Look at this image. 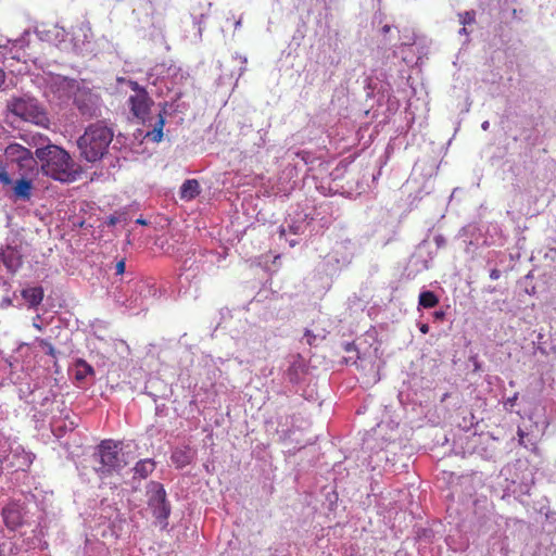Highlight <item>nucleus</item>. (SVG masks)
Returning a JSON list of instances; mask_svg holds the SVG:
<instances>
[{
  "label": "nucleus",
  "instance_id": "nucleus-43",
  "mask_svg": "<svg viewBox=\"0 0 556 556\" xmlns=\"http://www.w3.org/2000/svg\"><path fill=\"white\" fill-rule=\"evenodd\" d=\"M33 326H34L36 329L41 330V326H40V324H38V323H36V321H35V323L33 324Z\"/></svg>",
  "mask_w": 556,
  "mask_h": 556
},
{
  "label": "nucleus",
  "instance_id": "nucleus-16",
  "mask_svg": "<svg viewBox=\"0 0 556 556\" xmlns=\"http://www.w3.org/2000/svg\"><path fill=\"white\" fill-rule=\"evenodd\" d=\"M155 462L152 458H144L137 462L134 467V477L139 479L148 478L155 469Z\"/></svg>",
  "mask_w": 556,
  "mask_h": 556
},
{
  "label": "nucleus",
  "instance_id": "nucleus-18",
  "mask_svg": "<svg viewBox=\"0 0 556 556\" xmlns=\"http://www.w3.org/2000/svg\"><path fill=\"white\" fill-rule=\"evenodd\" d=\"M22 296L30 307L39 305L43 299V290L41 287H31L22 291Z\"/></svg>",
  "mask_w": 556,
  "mask_h": 556
},
{
  "label": "nucleus",
  "instance_id": "nucleus-47",
  "mask_svg": "<svg viewBox=\"0 0 556 556\" xmlns=\"http://www.w3.org/2000/svg\"><path fill=\"white\" fill-rule=\"evenodd\" d=\"M244 70H245V67H244V66H241V67H240V73H239V75H241V74L244 72Z\"/></svg>",
  "mask_w": 556,
  "mask_h": 556
},
{
  "label": "nucleus",
  "instance_id": "nucleus-12",
  "mask_svg": "<svg viewBox=\"0 0 556 556\" xmlns=\"http://www.w3.org/2000/svg\"><path fill=\"white\" fill-rule=\"evenodd\" d=\"M151 99L147 91H140L138 94H131L128 99V104L131 113L139 119L144 121L149 113Z\"/></svg>",
  "mask_w": 556,
  "mask_h": 556
},
{
  "label": "nucleus",
  "instance_id": "nucleus-6",
  "mask_svg": "<svg viewBox=\"0 0 556 556\" xmlns=\"http://www.w3.org/2000/svg\"><path fill=\"white\" fill-rule=\"evenodd\" d=\"M148 507L152 515L159 520L162 528L168 525L167 519L170 515V505L166 498L164 486L156 481H150L147 485Z\"/></svg>",
  "mask_w": 556,
  "mask_h": 556
},
{
  "label": "nucleus",
  "instance_id": "nucleus-29",
  "mask_svg": "<svg viewBox=\"0 0 556 556\" xmlns=\"http://www.w3.org/2000/svg\"><path fill=\"white\" fill-rule=\"evenodd\" d=\"M128 85L131 88V90L135 91V94L140 93V91H146V89L141 87L137 81L129 80Z\"/></svg>",
  "mask_w": 556,
  "mask_h": 556
},
{
  "label": "nucleus",
  "instance_id": "nucleus-35",
  "mask_svg": "<svg viewBox=\"0 0 556 556\" xmlns=\"http://www.w3.org/2000/svg\"><path fill=\"white\" fill-rule=\"evenodd\" d=\"M242 25V17L240 16L238 20L235 21L233 26L235 29H239Z\"/></svg>",
  "mask_w": 556,
  "mask_h": 556
},
{
  "label": "nucleus",
  "instance_id": "nucleus-19",
  "mask_svg": "<svg viewBox=\"0 0 556 556\" xmlns=\"http://www.w3.org/2000/svg\"><path fill=\"white\" fill-rule=\"evenodd\" d=\"M170 459L177 468H184L191 463L192 454L190 450L177 448L173 452Z\"/></svg>",
  "mask_w": 556,
  "mask_h": 556
},
{
  "label": "nucleus",
  "instance_id": "nucleus-33",
  "mask_svg": "<svg viewBox=\"0 0 556 556\" xmlns=\"http://www.w3.org/2000/svg\"><path fill=\"white\" fill-rule=\"evenodd\" d=\"M11 304H12V301H11V299H10V298H3V299H2V301H1V303H0V305H1L2 307H8V306H10Z\"/></svg>",
  "mask_w": 556,
  "mask_h": 556
},
{
  "label": "nucleus",
  "instance_id": "nucleus-40",
  "mask_svg": "<svg viewBox=\"0 0 556 556\" xmlns=\"http://www.w3.org/2000/svg\"><path fill=\"white\" fill-rule=\"evenodd\" d=\"M296 443H298L299 447H303V446H305V441H304V440H300V439H298V440H296Z\"/></svg>",
  "mask_w": 556,
  "mask_h": 556
},
{
  "label": "nucleus",
  "instance_id": "nucleus-42",
  "mask_svg": "<svg viewBox=\"0 0 556 556\" xmlns=\"http://www.w3.org/2000/svg\"><path fill=\"white\" fill-rule=\"evenodd\" d=\"M288 375H289V377H290V379H291L292 381H293V380H295V378L293 377V370H292V369H291V370H289Z\"/></svg>",
  "mask_w": 556,
  "mask_h": 556
},
{
  "label": "nucleus",
  "instance_id": "nucleus-25",
  "mask_svg": "<svg viewBox=\"0 0 556 556\" xmlns=\"http://www.w3.org/2000/svg\"><path fill=\"white\" fill-rule=\"evenodd\" d=\"M35 343L39 344L45 350L46 354H48L52 357H55L56 351L50 341H48L47 339H42V338H36Z\"/></svg>",
  "mask_w": 556,
  "mask_h": 556
},
{
  "label": "nucleus",
  "instance_id": "nucleus-14",
  "mask_svg": "<svg viewBox=\"0 0 556 556\" xmlns=\"http://www.w3.org/2000/svg\"><path fill=\"white\" fill-rule=\"evenodd\" d=\"M211 10L210 2H199L191 7V16L193 18V24L198 26V37H202L203 33V20L208 16Z\"/></svg>",
  "mask_w": 556,
  "mask_h": 556
},
{
  "label": "nucleus",
  "instance_id": "nucleus-23",
  "mask_svg": "<svg viewBox=\"0 0 556 556\" xmlns=\"http://www.w3.org/2000/svg\"><path fill=\"white\" fill-rule=\"evenodd\" d=\"M165 121L162 114L159 115V119L155 123V126L152 131L147 134V137H150L152 141L160 142L163 138V127H164Z\"/></svg>",
  "mask_w": 556,
  "mask_h": 556
},
{
  "label": "nucleus",
  "instance_id": "nucleus-31",
  "mask_svg": "<svg viewBox=\"0 0 556 556\" xmlns=\"http://www.w3.org/2000/svg\"><path fill=\"white\" fill-rule=\"evenodd\" d=\"M433 317L437 320H443L446 317V313L444 311H435Z\"/></svg>",
  "mask_w": 556,
  "mask_h": 556
},
{
  "label": "nucleus",
  "instance_id": "nucleus-45",
  "mask_svg": "<svg viewBox=\"0 0 556 556\" xmlns=\"http://www.w3.org/2000/svg\"><path fill=\"white\" fill-rule=\"evenodd\" d=\"M137 223H138V224H141V225H144V224H146V220H144V219H142V218H139V219H137Z\"/></svg>",
  "mask_w": 556,
  "mask_h": 556
},
{
  "label": "nucleus",
  "instance_id": "nucleus-7",
  "mask_svg": "<svg viewBox=\"0 0 556 556\" xmlns=\"http://www.w3.org/2000/svg\"><path fill=\"white\" fill-rule=\"evenodd\" d=\"M73 102L79 113L87 118L100 115V97L90 88H88L83 81L79 86V90H77L75 97L73 98Z\"/></svg>",
  "mask_w": 556,
  "mask_h": 556
},
{
  "label": "nucleus",
  "instance_id": "nucleus-34",
  "mask_svg": "<svg viewBox=\"0 0 556 556\" xmlns=\"http://www.w3.org/2000/svg\"><path fill=\"white\" fill-rule=\"evenodd\" d=\"M500 277V271L497 269H492L490 271V278L497 279Z\"/></svg>",
  "mask_w": 556,
  "mask_h": 556
},
{
  "label": "nucleus",
  "instance_id": "nucleus-21",
  "mask_svg": "<svg viewBox=\"0 0 556 556\" xmlns=\"http://www.w3.org/2000/svg\"><path fill=\"white\" fill-rule=\"evenodd\" d=\"M439 303V298L432 291H424L419 294L418 304L422 308H434Z\"/></svg>",
  "mask_w": 556,
  "mask_h": 556
},
{
  "label": "nucleus",
  "instance_id": "nucleus-8",
  "mask_svg": "<svg viewBox=\"0 0 556 556\" xmlns=\"http://www.w3.org/2000/svg\"><path fill=\"white\" fill-rule=\"evenodd\" d=\"M127 292H130V294L126 298L124 304L129 309H144L147 308L148 300L155 296L156 289L149 282L137 281L128 287Z\"/></svg>",
  "mask_w": 556,
  "mask_h": 556
},
{
  "label": "nucleus",
  "instance_id": "nucleus-27",
  "mask_svg": "<svg viewBox=\"0 0 556 556\" xmlns=\"http://www.w3.org/2000/svg\"><path fill=\"white\" fill-rule=\"evenodd\" d=\"M304 339L307 344L313 345L315 342L316 336L313 334L312 330L306 329L304 332Z\"/></svg>",
  "mask_w": 556,
  "mask_h": 556
},
{
  "label": "nucleus",
  "instance_id": "nucleus-17",
  "mask_svg": "<svg viewBox=\"0 0 556 556\" xmlns=\"http://www.w3.org/2000/svg\"><path fill=\"white\" fill-rule=\"evenodd\" d=\"M200 193V185L197 179H187L180 187V199L190 201Z\"/></svg>",
  "mask_w": 556,
  "mask_h": 556
},
{
  "label": "nucleus",
  "instance_id": "nucleus-36",
  "mask_svg": "<svg viewBox=\"0 0 556 556\" xmlns=\"http://www.w3.org/2000/svg\"><path fill=\"white\" fill-rule=\"evenodd\" d=\"M516 401H517V394H516V395H514V396H511V397H508V399H507V403H508L510 406H513V405L516 403Z\"/></svg>",
  "mask_w": 556,
  "mask_h": 556
},
{
  "label": "nucleus",
  "instance_id": "nucleus-15",
  "mask_svg": "<svg viewBox=\"0 0 556 556\" xmlns=\"http://www.w3.org/2000/svg\"><path fill=\"white\" fill-rule=\"evenodd\" d=\"M91 38V28L89 24L81 23L77 28V31L74 33L73 45L75 50L84 51L85 47L90 42Z\"/></svg>",
  "mask_w": 556,
  "mask_h": 556
},
{
  "label": "nucleus",
  "instance_id": "nucleus-38",
  "mask_svg": "<svg viewBox=\"0 0 556 556\" xmlns=\"http://www.w3.org/2000/svg\"><path fill=\"white\" fill-rule=\"evenodd\" d=\"M4 72L0 68V87L2 86V84L4 83Z\"/></svg>",
  "mask_w": 556,
  "mask_h": 556
},
{
  "label": "nucleus",
  "instance_id": "nucleus-20",
  "mask_svg": "<svg viewBox=\"0 0 556 556\" xmlns=\"http://www.w3.org/2000/svg\"><path fill=\"white\" fill-rule=\"evenodd\" d=\"M66 36V30L59 25H52L48 30H46V39L55 45L63 42Z\"/></svg>",
  "mask_w": 556,
  "mask_h": 556
},
{
  "label": "nucleus",
  "instance_id": "nucleus-39",
  "mask_svg": "<svg viewBox=\"0 0 556 556\" xmlns=\"http://www.w3.org/2000/svg\"><path fill=\"white\" fill-rule=\"evenodd\" d=\"M518 437H519V441L522 442L525 432L521 429H519V431H518Z\"/></svg>",
  "mask_w": 556,
  "mask_h": 556
},
{
  "label": "nucleus",
  "instance_id": "nucleus-5",
  "mask_svg": "<svg viewBox=\"0 0 556 556\" xmlns=\"http://www.w3.org/2000/svg\"><path fill=\"white\" fill-rule=\"evenodd\" d=\"M45 96L50 101L67 102L75 97L81 81L65 76L49 74L46 78Z\"/></svg>",
  "mask_w": 556,
  "mask_h": 556
},
{
  "label": "nucleus",
  "instance_id": "nucleus-2",
  "mask_svg": "<svg viewBox=\"0 0 556 556\" xmlns=\"http://www.w3.org/2000/svg\"><path fill=\"white\" fill-rule=\"evenodd\" d=\"M113 131L102 123L89 125L77 140L80 155L88 162L101 160L113 140Z\"/></svg>",
  "mask_w": 556,
  "mask_h": 556
},
{
  "label": "nucleus",
  "instance_id": "nucleus-11",
  "mask_svg": "<svg viewBox=\"0 0 556 556\" xmlns=\"http://www.w3.org/2000/svg\"><path fill=\"white\" fill-rule=\"evenodd\" d=\"M4 155L22 166H29L35 163L31 151L20 143L9 144L4 150Z\"/></svg>",
  "mask_w": 556,
  "mask_h": 556
},
{
  "label": "nucleus",
  "instance_id": "nucleus-22",
  "mask_svg": "<svg viewBox=\"0 0 556 556\" xmlns=\"http://www.w3.org/2000/svg\"><path fill=\"white\" fill-rule=\"evenodd\" d=\"M76 374L75 377L77 380H84L88 376L93 375V368L84 359H78L76 362Z\"/></svg>",
  "mask_w": 556,
  "mask_h": 556
},
{
  "label": "nucleus",
  "instance_id": "nucleus-37",
  "mask_svg": "<svg viewBox=\"0 0 556 556\" xmlns=\"http://www.w3.org/2000/svg\"><path fill=\"white\" fill-rule=\"evenodd\" d=\"M381 30L383 34H388L391 30V26L387 24V25L382 26Z\"/></svg>",
  "mask_w": 556,
  "mask_h": 556
},
{
  "label": "nucleus",
  "instance_id": "nucleus-41",
  "mask_svg": "<svg viewBox=\"0 0 556 556\" xmlns=\"http://www.w3.org/2000/svg\"><path fill=\"white\" fill-rule=\"evenodd\" d=\"M239 60H240V63L242 65H245L247 64V58L245 56H239Z\"/></svg>",
  "mask_w": 556,
  "mask_h": 556
},
{
  "label": "nucleus",
  "instance_id": "nucleus-9",
  "mask_svg": "<svg viewBox=\"0 0 556 556\" xmlns=\"http://www.w3.org/2000/svg\"><path fill=\"white\" fill-rule=\"evenodd\" d=\"M34 191V180L26 175L12 177L4 192L13 201L28 202Z\"/></svg>",
  "mask_w": 556,
  "mask_h": 556
},
{
  "label": "nucleus",
  "instance_id": "nucleus-26",
  "mask_svg": "<svg viewBox=\"0 0 556 556\" xmlns=\"http://www.w3.org/2000/svg\"><path fill=\"white\" fill-rule=\"evenodd\" d=\"M476 21V13L475 11H467L459 14V22L462 25L466 26L469 24H473Z\"/></svg>",
  "mask_w": 556,
  "mask_h": 556
},
{
  "label": "nucleus",
  "instance_id": "nucleus-1",
  "mask_svg": "<svg viewBox=\"0 0 556 556\" xmlns=\"http://www.w3.org/2000/svg\"><path fill=\"white\" fill-rule=\"evenodd\" d=\"M36 156L41 161L42 173L61 182H72L79 176V168L71 155L61 147L48 144L36 150Z\"/></svg>",
  "mask_w": 556,
  "mask_h": 556
},
{
  "label": "nucleus",
  "instance_id": "nucleus-46",
  "mask_svg": "<svg viewBox=\"0 0 556 556\" xmlns=\"http://www.w3.org/2000/svg\"><path fill=\"white\" fill-rule=\"evenodd\" d=\"M488 127H489V123H488V122H484V123L482 124V128L486 129Z\"/></svg>",
  "mask_w": 556,
  "mask_h": 556
},
{
  "label": "nucleus",
  "instance_id": "nucleus-32",
  "mask_svg": "<svg viewBox=\"0 0 556 556\" xmlns=\"http://www.w3.org/2000/svg\"><path fill=\"white\" fill-rule=\"evenodd\" d=\"M419 330L421 333L427 334L429 333L430 327L427 324H422L419 326Z\"/></svg>",
  "mask_w": 556,
  "mask_h": 556
},
{
  "label": "nucleus",
  "instance_id": "nucleus-13",
  "mask_svg": "<svg viewBox=\"0 0 556 556\" xmlns=\"http://www.w3.org/2000/svg\"><path fill=\"white\" fill-rule=\"evenodd\" d=\"M0 257L11 273H15L22 266V254L16 247L5 245L1 249Z\"/></svg>",
  "mask_w": 556,
  "mask_h": 556
},
{
  "label": "nucleus",
  "instance_id": "nucleus-24",
  "mask_svg": "<svg viewBox=\"0 0 556 556\" xmlns=\"http://www.w3.org/2000/svg\"><path fill=\"white\" fill-rule=\"evenodd\" d=\"M11 178L12 176L7 170L3 161L0 160V186L2 187L3 191L5 190L7 186L11 184Z\"/></svg>",
  "mask_w": 556,
  "mask_h": 556
},
{
  "label": "nucleus",
  "instance_id": "nucleus-3",
  "mask_svg": "<svg viewBox=\"0 0 556 556\" xmlns=\"http://www.w3.org/2000/svg\"><path fill=\"white\" fill-rule=\"evenodd\" d=\"M93 458L94 470L101 478L119 472L129 463L127 454L123 452L122 443L113 440H103L98 445Z\"/></svg>",
  "mask_w": 556,
  "mask_h": 556
},
{
  "label": "nucleus",
  "instance_id": "nucleus-48",
  "mask_svg": "<svg viewBox=\"0 0 556 556\" xmlns=\"http://www.w3.org/2000/svg\"><path fill=\"white\" fill-rule=\"evenodd\" d=\"M2 386V381H0V387Z\"/></svg>",
  "mask_w": 556,
  "mask_h": 556
},
{
  "label": "nucleus",
  "instance_id": "nucleus-44",
  "mask_svg": "<svg viewBox=\"0 0 556 556\" xmlns=\"http://www.w3.org/2000/svg\"><path fill=\"white\" fill-rule=\"evenodd\" d=\"M467 29H466V26L463 25L462 29H460V34H467Z\"/></svg>",
  "mask_w": 556,
  "mask_h": 556
},
{
  "label": "nucleus",
  "instance_id": "nucleus-28",
  "mask_svg": "<svg viewBox=\"0 0 556 556\" xmlns=\"http://www.w3.org/2000/svg\"><path fill=\"white\" fill-rule=\"evenodd\" d=\"M76 424L75 421L71 420L70 421V425L67 426L66 424L64 426H59L56 422H53L52 424V428L53 430H56V429H64V430H73L75 428Z\"/></svg>",
  "mask_w": 556,
  "mask_h": 556
},
{
  "label": "nucleus",
  "instance_id": "nucleus-30",
  "mask_svg": "<svg viewBox=\"0 0 556 556\" xmlns=\"http://www.w3.org/2000/svg\"><path fill=\"white\" fill-rule=\"evenodd\" d=\"M125 260H121L115 265L116 275H123L125 273Z\"/></svg>",
  "mask_w": 556,
  "mask_h": 556
},
{
  "label": "nucleus",
  "instance_id": "nucleus-10",
  "mask_svg": "<svg viewBox=\"0 0 556 556\" xmlns=\"http://www.w3.org/2000/svg\"><path fill=\"white\" fill-rule=\"evenodd\" d=\"M4 525L10 530H16L28 522V513L25 506L17 502L7 504L2 509Z\"/></svg>",
  "mask_w": 556,
  "mask_h": 556
},
{
  "label": "nucleus",
  "instance_id": "nucleus-4",
  "mask_svg": "<svg viewBox=\"0 0 556 556\" xmlns=\"http://www.w3.org/2000/svg\"><path fill=\"white\" fill-rule=\"evenodd\" d=\"M7 109L25 122L33 123L43 128L49 127L50 119L46 110L40 105L38 100L31 96L24 94L11 98L7 103Z\"/></svg>",
  "mask_w": 556,
  "mask_h": 556
}]
</instances>
